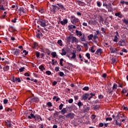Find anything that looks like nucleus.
Instances as JSON below:
<instances>
[{"label": "nucleus", "instance_id": "13d9d810", "mask_svg": "<svg viewBox=\"0 0 128 128\" xmlns=\"http://www.w3.org/2000/svg\"><path fill=\"white\" fill-rule=\"evenodd\" d=\"M97 6H98V8H100L102 6V4H100V2H97Z\"/></svg>", "mask_w": 128, "mask_h": 128}, {"label": "nucleus", "instance_id": "f3484780", "mask_svg": "<svg viewBox=\"0 0 128 128\" xmlns=\"http://www.w3.org/2000/svg\"><path fill=\"white\" fill-rule=\"evenodd\" d=\"M96 38H98V35L94 34V36H93V40L94 42H98V41H96Z\"/></svg>", "mask_w": 128, "mask_h": 128}, {"label": "nucleus", "instance_id": "f03ea898", "mask_svg": "<svg viewBox=\"0 0 128 128\" xmlns=\"http://www.w3.org/2000/svg\"><path fill=\"white\" fill-rule=\"evenodd\" d=\"M76 50H74L72 52H71V54L72 56L70 57L69 55L67 56L68 58L72 60H76Z\"/></svg>", "mask_w": 128, "mask_h": 128}, {"label": "nucleus", "instance_id": "864d4df0", "mask_svg": "<svg viewBox=\"0 0 128 128\" xmlns=\"http://www.w3.org/2000/svg\"><path fill=\"white\" fill-rule=\"evenodd\" d=\"M23 54H24V56H27L28 54V51H26V50H24Z\"/></svg>", "mask_w": 128, "mask_h": 128}, {"label": "nucleus", "instance_id": "bf43d9fd", "mask_svg": "<svg viewBox=\"0 0 128 128\" xmlns=\"http://www.w3.org/2000/svg\"><path fill=\"white\" fill-rule=\"evenodd\" d=\"M74 100H72V98H70L68 100V102H69V104H72Z\"/></svg>", "mask_w": 128, "mask_h": 128}, {"label": "nucleus", "instance_id": "bb28decb", "mask_svg": "<svg viewBox=\"0 0 128 128\" xmlns=\"http://www.w3.org/2000/svg\"><path fill=\"white\" fill-rule=\"evenodd\" d=\"M110 52L112 54H114L116 52V48H110Z\"/></svg>", "mask_w": 128, "mask_h": 128}, {"label": "nucleus", "instance_id": "f257e3e1", "mask_svg": "<svg viewBox=\"0 0 128 128\" xmlns=\"http://www.w3.org/2000/svg\"><path fill=\"white\" fill-rule=\"evenodd\" d=\"M37 24H40L42 28H46L48 26V20L44 19L39 18L37 22Z\"/></svg>", "mask_w": 128, "mask_h": 128}, {"label": "nucleus", "instance_id": "49530a36", "mask_svg": "<svg viewBox=\"0 0 128 128\" xmlns=\"http://www.w3.org/2000/svg\"><path fill=\"white\" fill-rule=\"evenodd\" d=\"M6 126H8V128H10L12 124H10V122L8 121V122H6Z\"/></svg>", "mask_w": 128, "mask_h": 128}, {"label": "nucleus", "instance_id": "680f3d73", "mask_svg": "<svg viewBox=\"0 0 128 128\" xmlns=\"http://www.w3.org/2000/svg\"><path fill=\"white\" fill-rule=\"evenodd\" d=\"M33 46H34V48H36L38 46V44L36 42H34Z\"/></svg>", "mask_w": 128, "mask_h": 128}, {"label": "nucleus", "instance_id": "338daca9", "mask_svg": "<svg viewBox=\"0 0 128 128\" xmlns=\"http://www.w3.org/2000/svg\"><path fill=\"white\" fill-rule=\"evenodd\" d=\"M36 58H40V52H36Z\"/></svg>", "mask_w": 128, "mask_h": 128}, {"label": "nucleus", "instance_id": "aec40b11", "mask_svg": "<svg viewBox=\"0 0 128 128\" xmlns=\"http://www.w3.org/2000/svg\"><path fill=\"white\" fill-rule=\"evenodd\" d=\"M116 16H118L120 18H122V14H120V12L115 13Z\"/></svg>", "mask_w": 128, "mask_h": 128}, {"label": "nucleus", "instance_id": "5701e85b", "mask_svg": "<svg viewBox=\"0 0 128 128\" xmlns=\"http://www.w3.org/2000/svg\"><path fill=\"white\" fill-rule=\"evenodd\" d=\"M3 70H4V72H8V70H10V66H5L3 68Z\"/></svg>", "mask_w": 128, "mask_h": 128}, {"label": "nucleus", "instance_id": "5fc2aeb1", "mask_svg": "<svg viewBox=\"0 0 128 128\" xmlns=\"http://www.w3.org/2000/svg\"><path fill=\"white\" fill-rule=\"evenodd\" d=\"M58 74L60 76H64V74L63 72H60Z\"/></svg>", "mask_w": 128, "mask_h": 128}, {"label": "nucleus", "instance_id": "1a4fd4ad", "mask_svg": "<svg viewBox=\"0 0 128 128\" xmlns=\"http://www.w3.org/2000/svg\"><path fill=\"white\" fill-rule=\"evenodd\" d=\"M102 54V48H99L95 52V54Z\"/></svg>", "mask_w": 128, "mask_h": 128}, {"label": "nucleus", "instance_id": "393cba45", "mask_svg": "<svg viewBox=\"0 0 128 128\" xmlns=\"http://www.w3.org/2000/svg\"><path fill=\"white\" fill-rule=\"evenodd\" d=\"M120 116H122V114H120V112H118L116 116V119L115 120H118L120 118Z\"/></svg>", "mask_w": 128, "mask_h": 128}, {"label": "nucleus", "instance_id": "473e14b6", "mask_svg": "<svg viewBox=\"0 0 128 128\" xmlns=\"http://www.w3.org/2000/svg\"><path fill=\"white\" fill-rule=\"evenodd\" d=\"M44 52H45V54H47L48 55L50 54V51L48 49H46L45 50H44Z\"/></svg>", "mask_w": 128, "mask_h": 128}, {"label": "nucleus", "instance_id": "e2e57ef3", "mask_svg": "<svg viewBox=\"0 0 128 128\" xmlns=\"http://www.w3.org/2000/svg\"><path fill=\"white\" fill-rule=\"evenodd\" d=\"M108 120H112V118H106V122H108Z\"/></svg>", "mask_w": 128, "mask_h": 128}, {"label": "nucleus", "instance_id": "a878e982", "mask_svg": "<svg viewBox=\"0 0 128 128\" xmlns=\"http://www.w3.org/2000/svg\"><path fill=\"white\" fill-rule=\"evenodd\" d=\"M116 88H118V84L115 83L114 84L113 88H112L113 92H114V90H116Z\"/></svg>", "mask_w": 128, "mask_h": 128}, {"label": "nucleus", "instance_id": "052dcab7", "mask_svg": "<svg viewBox=\"0 0 128 128\" xmlns=\"http://www.w3.org/2000/svg\"><path fill=\"white\" fill-rule=\"evenodd\" d=\"M112 92H114V90H110V88H108L107 92H108V94H112Z\"/></svg>", "mask_w": 128, "mask_h": 128}, {"label": "nucleus", "instance_id": "c9c22d12", "mask_svg": "<svg viewBox=\"0 0 128 128\" xmlns=\"http://www.w3.org/2000/svg\"><path fill=\"white\" fill-rule=\"evenodd\" d=\"M57 44H59L60 46H62V42L60 40H58Z\"/></svg>", "mask_w": 128, "mask_h": 128}, {"label": "nucleus", "instance_id": "09e8293b", "mask_svg": "<svg viewBox=\"0 0 128 128\" xmlns=\"http://www.w3.org/2000/svg\"><path fill=\"white\" fill-rule=\"evenodd\" d=\"M90 90L88 86H85L82 88L83 90Z\"/></svg>", "mask_w": 128, "mask_h": 128}, {"label": "nucleus", "instance_id": "412c9836", "mask_svg": "<svg viewBox=\"0 0 128 128\" xmlns=\"http://www.w3.org/2000/svg\"><path fill=\"white\" fill-rule=\"evenodd\" d=\"M66 112H66V108H63L60 112V113L62 114H66Z\"/></svg>", "mask_w": 128, "mask_h": 128}, {"label": "nucleus", "instance_id": "3c124183", "mask_svg": "<svg viewBox=\"0 0 128 128\" xmlns=\"http://www.w3.org/2000/svg\"><path fill=\"white\" fill-rule=\"evenodd\" d=\"M116 58H112V64H114L116 62Z\"/></svg>", "mask_w": 128, "mask_h": 128}, {"label": "nucleus", "instance_id": "de8ad7c7", "mask_svg": "<svg viewBox=\"0 0 128 128\" xmlns=\"http://www.w3.org/2000/svg\"><path fill=\"white\" fill-rule=\"evenodd\" d=\"M24 67H22L19 69L20 72H24Z\"/></svg>", "mask_w": 128, "mask_h": 128}, {"label": "nucleus", "instance_id": "2f4dec72", "mask_svg": "<svg viewBox=\"0 0 128 128\" xmlns=\"http://www.w3.org/2000/svg\"><path fill=\"white\" fill-rule=\"evenodd\" d=\"M39 100L38 98H36V97H34L32 100V102H39Z\"/></svg>", "mask_w": 128, "mask_h": 128}, {"label": "nucleus", "instance_id": "f8f14e48", "mask_svg": "<svg viewBox=\"0 0 128 128\" xmlns=\"http://www.w3.org/2000/svg\"><path fill=\"white\" fill-rule=\"evenodd\" d=\"M76 36H79V38L82 36V32L78 31V30H76Z\"/></svg>", "mask_w": 128, "mask_h": 128}, {"label": "nucleus", "instance_id": "dca6fc26", "mask_svg": "<svg viewBox=\"0 0 128 128\" xmlns=\"http://www.w3.org/2000/svg\"><path fill=\"white\" fill-rule=\"evenodd\" d=\"M86 36L84 35V34H82V36H81V37L80 38V40H81V42H86Z\"/></svg>", "mask_w": 128, "mask_h": 128}, {"label": "nucleus", "instance_id": "a19ab883", "mask_svg": "<svg viewBox=\"0 0 128 128\" xmlns=\"http://www.w3.org/2000/svg\"><path fill=\"white\" fill-rule=\"evenodd\" d=\"M115 122L116 126H122V123L118 122V120H115Z\"/></svg>", "mask_w": 128, "mask_h": 128}, {"label": "nucleus", "instance_id": "774afa93", "mask_svg": "<svg viewBox=\"0 0 128 128\" xmlns=\"http://www.w3.org/2000/svg\"><path fill=\"white\" fill-rule=\"evenodd\" d=\"M38 128H44V124H40Z\"/></svg>", "mask_w": 128, "mask_h": 128}, {"label": "nucleus", "instance_id": "0e129e2a", "mask_svg": "<svg viewBox=\"0 0 128 128\" xmlns=\"http://www.w3.org/2000/svg\"><path fill=\"white\" fill-rule=\"evenodd\" d=\"M58 82L56 81H54L52 83V86H56Z\"/></svg>", "mask_w": 128, "mask_h": 128}, {"label": "nucleus", "instance_id": "4d7b16f0", "mask_svg": "<svg viewBox=\"0 0 128 128\" xmlns=\"http://www.w3.org/2000/svg\"><path fill=\"white\" fill-rule=\"evenodd\" d=\"M58 114H60V112H56V113H54V118L55 116H58Z\"/></svg>", "mask_w": 128, "mask_h": 128}, {"label": "nucleus", "instance_id": "7c9ffc66", "mask_svg": "<svg viewBox=\"0 0 128 128\" xmlns=\"http://www.w3.org/2000/svg\"><path fill=\"white\" fill-rule=\"evenodd\" d=\"M88 40H92V38H94V34H91L88 36Z\"/></svg>", "mask_w": 128, "mask_h": 128}, {"label": "nucleus", "instance_id": "58836bf2", "mask_svg": "<svg viewBox=\"0 0 128 128\" xmlns=\"http://www.w3.org/2000/svg\"><path fill=\"white\" fill-rule=\"evenodd\" d=\"M78 106H79V108H80V106H84V104H82V102L79 101V102L78 103Z\"/></svg>", "mask_w": 128, "mask_h": 128}, {"label": "nucleus", "instance_id": "72a5a7b5", "mask_svg": "<svg viewBox=\"0 0 128 128\" xmlns=\"http://www.w3.org/2000/svg\"><path fill=\"white\" fill-rule=\"evenodd\" d=\"M90 52H93V53L96 52V50H94V46H93L91 47Z\"/></svg>", "mask_w": 128, "mask_h": 128}, {"label": "nucleus", "instance_id": "423d86ee", "mask_svg": "<svg viewBox=\"0 0 128 128\" xmlns=\"http://www.w3.org/2000/svg\"><path fill=\"white\" fill-rule=\"evenodd\" d=\"M74 42H75V44H78V40L76 36H72V44H74Z\"/></svg>", "mask_w": 128, "mask_h": 128}, {"label": "nucleus", "instance_id": "7ed1b4c3", "mask_svg": "<svg viewBox=\"0 0 128 128\" xmlns=\"http://www.w3.org/2000/svg\"><path fill=\"white\" fill-rule=\"evenodd\" d=\"M70 20L72 24H76V22H80V19L76 18L74 16H72Z\"/></svg>", "mask_w": 128, "mask_h": 128}, {"label": "nucleus", "instance_id": "79ce46f5", "mask_svg": "<svg viewBox=\"0 0 128 128\" xmlns=\"http://www.w3.org/2000/svg\"><path fill=\"white\" fill-rule=\"evenodd\" d=\"M62 62H64V59L63 58L60 59V66H64V64H62Z\"/></svg>", "mask_w": 128, "mask_h": 128}, {"label": "nucleus", "instance_id": "6e6552de", "mask_svg": "<svg viewBox=\"0 0 128 128\" xmlns=\"http://www.w3.org/2000/svg\"><path fill=\"white\" fill-rule=\"evenodd\" d=\"M34 119L35 120H38V122H40V120H41V122H42V117H40V115L36 114Z\"/></svg>", "mask_w": 128, "mask_h": 128}, {"label": "nucleus", "instance_id": "ea45409f", "mask_svg": "<svg viewBox=\"0 0 128 128\" xmlns=\"http://www.w3.org/2000/svg\"><path fill=\"white\" fill-rule=\"evenodd\" d=\"M86 56L88 58V60H90V53H86Z\"/></svg>", "mask_w": 128, "mask_h": 128}, {"label": "nucleus", "instance_id": "8fccbe9b", "mask_svg": "<svg viewBox=\"0 0 128 128\" xmlns=\"http://www.w3.org/2000/svg\"><path fill=\"white\" fill-rule=\"evenodd\" d=\"M46 74L48 76H50V74H52V72H50V71L48 70V71H46Z\"/></svg>", "mask_w": 128, "mask_h": 128}, {"label": "nucleus", "instance_id": "0eeeda50", "mask_svg": "<svg viewBox=\"0 0 128 128\" xmlns=\"http://www.w3.org/2000/svg\"><path fill=\"white\" fill-rule=\"evenodd\" d=\"M76 2L77 4H78V6H84L86 5L84 2L80 1L79 0H76Z\"/></svg>", "mask_w": 128, "mask_h": 128}, {"label": "nucleus", "instance_id": "c756f323", "mask_svg": "<svg viewBox=\"0 0 128 128\" xmlns=\"http://www.w3.org/2000/svg\"><path fill=\"white\" fill-rule=\"evenodd\" d=\"M39 68L40 70L42 72H44V70H46V68H44V66L41 65L39 66Z\"/></svg>", "mask_w": 128, "mask_h": 128}, {"label": "nucleus", "instance_id": "603ef678", "mask_svg": "<svg viewBox=\"0 0 128 128\" xmlns=\"http://www.w3.org/2000/svg\"><path fill=\"white\" fill-rule=\"evenodd\" d=\"M64 106V104H61L60 106H59V110H61L62 109V107Z\"/></svg>", "mask_w": 128, "mask_h": 128}, {"label": "nucleus", "instance_id": "b1692460", "mask_svg": "<svg viewBox=\"0 0 128 128\" xmlns=\"http://www.w3.org/2000/svg\"><path fill=\"white\" fill-rule=\"evenodd\" d=\"M19 11L20 12V14H22V12H23V14H26V12L23 8H20Z\"/></svg>", "mask_w": 128, "mask_h": 128}, {"label": "nucleus", "instance_id": "37998d69", "mask_svg": "<svg viewBox=\"0 0 128 128\" xmlns=\"http://www.w3.org/2000/svg\"><path fill=\"white\" fill-rule=\"evenodd\" d=\"M84 46L85 47L86 50H88V43H84Z\"/></svg>", "mask_w": 128, "mask_h": 128}, {"label": "nucleus", "instance_id": "4468645a", "mask_svg": "<svg viewBox=\"0 0 128 128\" xmlns=\"http://www.w3.org/2000/svg\"><path fill=\"white\" fill-rule=\"evenodd\" d=\"M8 30L11 32H14L16 30V28L12 26H10Z\"/></svg>", "mask_w": 128, "mask_h": 128}, {"label": "nucleus", "instance_id": "20e7f679", "mask_svg": "<svg viewBox=\"0 0 128 128\" xmlns=\"http://www.w3.org/2000/svg\"><path fill=\"white\" fill-rule=\"evenodd\" d=\"M118 44L120 46H126V41L124 40L121 39L118 42Z\"/></svg>", "mask_w": 128, "mask_h": 128}, {"label": "nucleus", "instance_id": "ddd939ff", "mask_svg": "<svg viewBox=\"0 0 128 128\" xmlns=\"http://www.w3.org/2000/svg\"><path fill=\"white\" fill-rule=\"evenodd\" d=\"M20 51L18 49H16V51L14 52V56H18V54H20Z\"/></svg>", "mask_w": 128, "mask_h": 128}, {"label": "nucleus", "instance_id": "9b49d317", "mask_svg": "<svg viewBox=\"0 0 128 128\" xmlns=\"http://www.w3.org/2000/svg\"><path fill=\"white\" fill-rule=\"evenodd\" d=\"M60 23L62 26H66L68 24V20L64 19L62 21H60Z\"/></svg>", "mask_w": 128, "mask_h": 128}, {"label": "nucleus", "instance_id": "9d476101", "mask_svg": "<svg viewBox=\"0 0 128 128\" xmlns=\"http://www.w3.org/2000/svg\"><path fill=\"white\" fill-rule=\"evenodd\" d=\"M88 96H90V95L88 93L84 94L82 96V99L84 100H88Z\"/></svg>", "mask_w": 128, "mask_h": 128}, {"label": "nucleus", "instance_id": "39448f33", "mask_svg": "<svg viewBox=\"0 0 128 128\" xmlns=\"http://www.w3.org/2000/svg\"><path fill=\"white\" fill-rule=\"evenodd\" d=\"M66 118H71L72 120L74 118V113H69L65 116Z\"/></svg>", "mask_w": 128, "mask_h": 128}, {"label": "nucleus", "instance_id": "e433bc0d", "mask_svg": "<svg viewBox=\"0 0 128 128\" xmlns=\"http://www.w3.org/2000/svg\"><path fill=\"white\" fill-rule=\"evenodd\" d=\"M123 22H124V24H128V19L126 20V18H124L123 20H122Z\"/></svg>", "mask_w": 128, "mask_h": 128}, {"label": "nucleus", "instance_id": "6e6d98bb", "mask_svg": "<svg viewBox=\"0 0 128 128\" xmlns=\"http://www.w3.org/2000/svg\"><path fill=\"white\" fill-rule=\"evenodd\" d=\"M98 98L100 100H102V98H104V96L100 94L98 96Z\"/></svg>", "mask_w": 128, "mask_h": 128}, {"label": "nucleus", "instance_id": "cd10ccee", "mask_svg": "<svg viewBox=\"0 0 128 128\" xmlns=\"http://www.w3.org/2000/svg\"><path fill=\"white\" fill-rule=\"evenodd\" d=\"M57 6H60V8L62 10H66V8H64V5L60 4H57Z\"/></svg>", "mask_w": 128, "mask_h": 128}, {"label": "nucleus", "instance_id": "a211bd4d", "mask_svg": "<svg viewBox=\"0 0 128 128\" xmlns=\"http://www.w3.org/2000/svg\"><path fill=\"white\" fill-rule=\"evenodd\" d=\"M72 36L70 35L69 36L66 38V42H70V40H72Z\"/></svg>", "mask_w": 128, "mask_h": 128}, {"label": "nucleus", "instance_id": "2eb2a0df", "mask_svg": "<svg viewBox=\"0 0 128 128\" xmlns=\"http://www.w3.org/2000/svg\"><path fill=\"white\" fill-rule=\"evenodd\" d=\"M28 118H29L30 120H32V118H36V116H34V114L32 113H30V116H28Z\"/></svg>", "mask_w": 128, "mask_h": 128}, {"label": "nucleus", "instance_id": "c85d7f7f", "mask_svg": "<svg viewBox=\"0 0 128 128\" xmlns=\"http://www.w3.org/2000/svg\"><path fill=\"white\" fill-rule=\"evenodd\" d=\"M52 6L53 7L52 10L54 14H56V6L52 5Z\"/></svg>", "mask_w": 128, "mask_h": 128}, {"label": "nucleus", "instance_id": "f704fd0d", "mask_svg": "<svg viewBox=\"0 0 128 128\" xmlns=\"http://www.w3.org/2000/svg\"><path fill=\"white\" fill-rule=\"evenodd\" d=\"M68 28H69L70 30H72V28H76V26L74 25H70L68 26Z\"/></svg>", "mask_w": 128, "mask_h": 128}, {"label": "nucleus", "instance_id": "6ab92c4d", "mask_svg": "<svg viewBox=\"0 0 128 128\" xmlns=\"http://www.w3.org/2000/svg\"><path fill=\"white\" fill-rule=\"evenodd\" d=\"M62 52L60 53L61 56H66V52L64 50V48L62 50Z\"/></svg>", "mask_w": 128, "mask_h": 128}, {"label": "nucleus", "instance_id": "4c0bfd02", "mask_svg": "<svg viewBox=\"0 0 128 128\" xmlns=\"http://www.w3.org/2000/svg\"><path fill=\"white\" fill-rule=\"evenodd\" d=\"M94 110H98L100 108V106L98 105H96L94 108Z\"/></svg>", "mask_w": 128, "mask_h": 128}, {"label": "nucleus", "instance_id": "a18cd8bd", "mask_svg": "<svg viewBox=\"0 0 128 128\" xmlns=\"http://www.w3.org/2000/svg\"><path fill=\"white\" fill-rule=\"evenodd\" d=\"M47 106H48V108H52V104L50 102H47Z\"/></svg>", "mask_w": 128, "mask_h": 128}, {"label": "nucleus", "instance_id": "69168bd1", "mask_svg": "<svg viewBox=\"0 0 128 128\" xmlns=\"http://www.w3.org/2000/svg\"><path fill=\"white\" fill-rule=\"evenodd\" d=\"M8 102V100H6V99H4V104H6L7 102Z\"/></svg>", "mask_w": 128, "mask_h": 128}, {"label": "nucleus", "instance_id": "c03bdc74", "mask_svg": "<svg viewBox=\"0 0 128 128\" xmlns=\"http://www.w3.org/2000/svg\"><path fill=\"white\" fill-rule=\"evenodd\" d=\"M51 55L54 58H56V52H52V53L51 54Z\"/></svg>", "mask_w": 128, "mask_h": 128}, {"label": "nucleus", "instance_id": "4be33fe9", "mask_svg": "<svg viewBox=\"0 0 128 128\" xmlns=\"http://www.w3.org/2000/svg\"><path fill=\"white\" fill-rule=\"evenodd\" d=\"M118 36H115L114 37V39L113 40V42H118Z\"/></svg>", "mask_w": 128, "mask_h": 128}]
</instances>
